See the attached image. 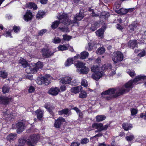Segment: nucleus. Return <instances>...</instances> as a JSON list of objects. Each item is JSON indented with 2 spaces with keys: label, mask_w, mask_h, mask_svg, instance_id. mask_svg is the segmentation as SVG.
<instances>
[{
  "label": "nucleus",
  "mask_w": 146,
  "mask_h": 146,
  "mask_svg": "<svg viewBox=\"0 0 146 146\" xmlns=\"http://www.w3.org/2000/svg\"><path fill=\"white\" fill-rule=\"evenodd\" d=\"M84 17V14L80 11L79 14H76V16L74 17V20L72 21H71L69 19L67 14L64 13L59 15L58 18L60 22L64 25H68L72 24L73 26H78L79 24L77 21L81 20Z\"/></svg>",
  "instance_id": "obj_1"
},
{
  "label": "nucleus",
  "mask_w": 146,
  "mask_h": 146,
  "mask_svg": "<svg viewBox=\"0 0 146 146\" xmlns=\"http://www.w3.org/2000/svg\"><path fill=\"white\" fill-rule=\"evenodd\" d=\"M135 84L132 80H130L127 83L123 86L120 88V89H117L115 94L114 97H117L121 95L124 94L126 92H128L131 88L133 87V86Z\"/></svg>",
  "instance_id": "obj_2"
},
{
  "label": "nucleus",
  "mask_w": 146,
  "mask_h": 146,
  "mask_svg": "<svg viewBox=\"0 0 146 146\" xmlns=\"http://www.w3.org/2000/svg\"><path fill=\"white\" fill-rule=\"evenodd\" d=\"M91 71L94 72L92 77L96 80H98L104 75L102 71L97 66H93L91 67Z\"/></svg>",
  "instance_id": "obj_3"
},
{
  "label": "nucleus",
  "mask_w": 146,
  "mask_h": 146,
  "mask_svg": "<svg viewBox=\"0 0 146 146\" xmlns=\"http://www.w3.org/2000/svg\"><path fill=\"white\" fill-rule=\"evenodd\" d=\"M109 127L110 125L108 124L103 125V124L101 123H94L92 124V126L89 127L88 129L89 131H90L97 129L98 130L99 132H101L103 130H107Z\"/></svg>",
  "instance_id": "obj_4"
},
{
  "label": "nucleus",
  "mask_w": 146,
  "mask_h": 146,
  "mask_svg": "<svg viewBox=\"0 0 146 146\" xmlns=\"http://www.w3.org/2000/svg\"><path fill=\"white\" fill-rule=\"evenodd\" d=\"M119 89H120V88H117L116 89L113 88L109 89L108 90L102 93L101 95L102 96H104L105 95H110L106 97V100H110L113 98L116 97H114L113 96L116 93L117 90Z\"/></svg>",
  "instance_id": "obj_5"
},
{
  "label": "nucleus",
  "mask_w": 146,
  "mask_h": 146,
  "mask_svg": "<svg viewBox=\"0 0 146 146\" xmlns=\"http://www.w3.org/2000/svg\"><path fill=\"white\" fill-rule=\"evenodd\" d=\"M51 80V77L49 75L46 74L43 77L38 78L36 82L38 84L40 85L45 84L47 85L50 82Z\"/></svg>",
  "instance_id": "obj_6"
},
{
  "label": "nucleus",
  "mask_w": 146,
  "mask_h": 146,
  "mask_svg": "<svg viewBox=\"0 0 146 146\" xmlns=\"http://www.w3.org/2000/svg\"><path fill=\"white\" fill-rule=\"evenodd\" d=\"M112 58L114 63H118L123 60V55L120 51H117L113 53Z\"/></svg>",
  "instance_id": "obj_7"
},
{
  "label": "nucleus",
  "mask_w": 146,
  "mask_h": 146,
  "mask_svg": "<svg viewBox=\"0 0 146 146\" xmlns=\"http://www.w3.org/2000/svg\"><path fill=\"white\" fill-rule=\"evenodd\" d=\"M39 138V136L38 135L33 134L31 135L30 138L27 141L28 145L30 146H34V143H36Z\"/></svg>",
  "instance_id": "obj_8"
},
{
  "label": "nucleus",
  "mask_w": 146,
  "mask_h": 146,
  "mask_svg": "<svg viewBox=\"0 0 146 146\" xmlns=\"http://www.w3.org/2000/svg\"><path fill=\"white\" fill-rule=\"evenodd\" d=\"M56 51V49H54L53 52L50 51L48 48L44 49L42 50L43 56L45 58H48L52 55L54 52Z\"/></svg>",
  "instance_id": "obj_9"
},
{
  "label": "nucleus",
  "mask_w": 146,
  "mask_h": 146,
  "mask_svg": "<svg viewBox=\"0 0 146 146\" xmlns=\"http://www.w3.org/2000/svg\"><path fill=\"white\" fill-rule=\"evenodd\" d=\"M102 69L103 70H106L107 69L109 70V72H112L111 74L113 75L115 73V70H116V68L115 67H113L110 65L109 64H106L102 66Z\"/></svg>",
  "instance_id": "obj_10"
},
{
  "label": "nucleus",
  "mask_w": 146,
  "mask_h": 146,
  "mask_svg": "<svg viewBox=\"0 0 146 146\" xmlns=\"http://www.w3.org/2000/svg\"><path fill=\"white\" fill-rule=\"evenodd\" d=\"M146 78V77L143 75H139L136 77L133 80L134 84H138L141 83V81H142Z\"/></svg>",
  "instance_id": "obj_11"
},
{
  "label": "nucleus",
  "mask_w": 146,
  "mask_h": 146,
  "mask_svg": "<svg viewBox=\"0 0 146 146\" xmlns=\"http://www.w3.org/2000/svg\"><path fill=\"white\" fill-rule=\"evenodd\" d=\"M60 90L57 87H53L50 88L48 92V94L52 96H56L59 93Z\"/></svg>",
  "instance_id": "obj_12"
},
{
  "label": "nucleus",
  "mask_w": 146,
  "mask_h": 146,
  "mask_svg": "<svg viewBox=\"0 0 146 146\" xmlns=\"http://www.w3.org/2000/svg\"><path fill=\"white\" fill-rule=\"evenodd\" d=\"M13 99L11 97H0V103L6 104L12 102Z\"/></svg>",
  "instance_id": "obj_13"
},
{
  "label": "nucleus",
  "mask_w": 146,
  "mask_h": 146,
  "mask_svg": "<svg viewBox=\"0 0 146 146\" xmlns=\"http://www.w3.org/2000/svg\"><path fill=\"white\" fill-rule=\"evenodd\" d=\"M25 70L26 72L28 73H34L36 72V70L35 69V67L32 66L31 64L30 65H28Z\"/></svg>",
  "instance_id": "obj_14"
},
{
  "label": "nucleus",
  "mask_w": 146,
  "mask_h": 146,
  "mask_svg": "<svg viewBox=\"0 0 146 146\" xmlns=\"http://www.w3.org/2000/svg\"><path fill=\"white\" fill-rule=\"evenodd\" d=\"M31 65L32 66L35 67V69L36 70V72L39 69H41L43 66V63L40 61H38L36 63H31Z\"/></svg>",
  "instance_id": "obj_15"
},
{
  "label": "nucleus",
  "mask_w": 146,
  "mask_h": 146,
  "mask_svg": "<svg viewBox=\"0 0 146 146\" xmlns=\"http://www.w3.org/2000/svg\"><path fill=\"white\" fill-rule=\"evenodd\" d=\"M65 121L64 119L62 117H59L58 119L55 121L54 123V126L56 128H59L62 123V122Z\"/></svg>",
  "instance_id": "obj_16"
},
{
  "label": "nucleus",
  "mask_w": 146,
  "mask_h": 146,
  "mask_svg": "<svg viewBox=\"0 0 146 146\" xmlns=\"http://www.w3.org/2000/svg\"><path fill=\"white\" fill-rule=\"evenodd\" d=\"M23 123L21 122H19L16 124V129L17 132H20L22 131L24 128Z\"/></svg>",
  "instance_id": "obj_17"
},
{
  "label": "nucleus",
  "mask_w": 146,
  "mask_h": 146,
  "mask_svg": "<svg viewBox=\"0 0 146 146\" xmlns=\"http://www.w3.org/2000/svg\"><path fill=\"white\" fill-rule=\"evenodd\" d=\"M82 88L81 86H78L73 87L71 88V92L75 94L79 92L82 90Z\"/></svg>",
  "instance_id": "obj_18"
},
{
  "label": "nucleus",
  "mask_w": 146,
  "mask_h": 146,
  "mask_svg": "<svg viewBox=\"0 0 146 146\" xmlns=\"http://www.w3.org/2000/svg\"><path fill=\"white\" fill-rule=\"evenodd\" d=\"M45 108L51 114L52 113V111L54 108V107L49 103L45 104L44 106Z\"/></svg>",
  "instance_id": "obj_19"
},
{
  "label": "nucleus",
  "mask_w": 146,
  "mask_h": 146,
  "mask_svg": "<svg viewBox=\"0 0 146 146\" xmlns=\"http://www.w3.org/2000/svg\"><path fill=\"white\" fill-rule=\"evenodd\" d=\"M71 80L70 77L67 76L62 78L60 82L63 84H68L70 83Z\"/></svg>",
  "instance_id": "obj_20"
},
{
  "label": "nucleus",
  "mask_w": 146,
  "mask_h": 146,
  "mask_svg": "<svg viewBox=\"0 0 146 146\" xmlns=\"http://www.w3.org/2000/svg\"><path fill=\"white\" fill-rule=\"evenodd\" d=\"M89 70V68L86 66L81 69L77 70V71L80 74H86Z\"/></svg>",
  "instance_id": "obj_21"
},
{
  "label": "nucleus",
  "mask_w": 146,
  "mask_h": 146,
  "mask_svg": "<svg viewBox=\"0 0 146 146\" xmlns=\"http://www.w3.org/2000/svg\"><path fill=\"white\" fill-rule=\"evenodd\" d=\"M33 16L31 12L30 11H27L26 14L24 16V19L26 21H28L31 20Z\"/></svg>",
  "instance_id": "obj_22"
},
{
  "label": "nucleus",
  "mask_w": 146,
  "mask_h": 146,
  "mask_svg": "<svg viewBox=\"0 0 146 146\" xmlns=\"http://www.w3.org/2000/svg\"><path fill=\"white\" fill-rule=\"evenodd\" d=\"M95 43L92 41L90 40L88 42V45L86 46V49L88 50H91L93 48Z\"/></svg>",
  "instance_id": "obj_23"
},
{
  "label": "nucleus",
  "mask_w": 146,
  "mask_h": 146,
  "mask_svg": "<svg viewBox=\"0 0 146 146\" xmlns=\"http://www.w3.org/2000/svg\"><path fill=\"white\" fill-rule=\"evenodd\" d=\"M74 60L72 58H69L67 59L64 63L65 67H68L73 64Z\"/></svg>",
  "instance_id": "obj_24"
},
{
  "label": "nucleus",
  "mask_w": 146,
  "mask_h": 146,
  "mask_svg": "<svg viewBox=\"0 0 146 146\" xmlns=\"http://www.w3.org/2000/svg\"><path fill=\"white\" fill-rule=\"evenodd\" d=\"M17 138V135L16 134L11 133L7 137V139L10 141H13Z\"/></svg>",
  "instance_id": "obj_25"
},
{
  "label": "nucleus",
  "mask_w": 146,
  "mask_h": 146,
  "mask_svg": "<svg viewBox=\"0 0 146 146\" xmlns=\"http://www.w3.org/2000/svg\"><path fill=\"white\" fill-rule=\"evenodd\" d=\"M104 30L102 29H100L96 31V35L101 38L103 37Z\"/></svg>",
  "instance_id": "obj_26"
},
{
  "label": "nucleus",
  "mask_w": 146,
  "mask_h": 146,
  "mask_svg": "<svg viewBox=\"0 0 146 146\" xmlns=\"http://www.w3.org/2000/svg\"><path fill=\"white\" fill-rule=\"evenodd\" d=\"M36 113L37 114L38 119L40 120H41L43 116V111L40 109H38L36 111Z\"/></svg>",
  "instance_id": "obj_27"
},
{
  "label": "nucleus",
  "mask_w": 146,
  "mask_h": 146,
  "mask_svg": "<svg viewBox=\"0 0 146 146\" xmlns=\"http://www.w3.org/2000/svg\"><path fill=\"white\" fill-rule=\"evenodd\" d=\"M99 26V23L97 22H95L92 24V26L90 29L92 31H94L96 30Z\"/></svg>",
  "instance_id": "obj_28"
},
{
  "label": "nucleus",
  "mask_w": 146,
  "mask_h": 146,
  "mask_svg": "<svg viewBox=\"0 0 146 146\" xmlns=\"http://www.w3.org/2000/svg\"><path fill=\"white\" fill-rule=\"evenodd\" d=\"M115 11L119 14L123 15L126 14L128 12V11L127 9L121 8L120 9L115 10Z\"/></svg>",
  "instance_id": "obj_29"
},
{
  "label": "nucleus",
  "mask_w": 146,
  "mask_h": 146,
  "mask_svg": "<svg viewBox=\"0 0 146 146\" xmlns=\"http://www.w3.org/2000/svg\"><path fill=\"white\" fill-rule=\"evenodd\" d=\"M106 118V116L103 115H98L96 117V121L98 122L102 121L105 120Z\"/></svg>",
  "instance_id": "obj_30"
},
{
  "label": "nucleus",
  "mask_w": 146,
  "mask_h": 146,
  "mask_svg": "<svg viewBox=\"0 0 146 146\" xmlns=\"http://www.w3.org/2000/svg\"><path fill=\"white\" fill-rule=\"evenodd\" d=\"M26 6L28 8H33L34 10L37 9V7L36 5L33 3H30L26 4Z\"/></svg>",
  "instance_id": "obj_31"
},
{
  "label": "nucleus",
  "mask_w": 146,
  "mask_h": 146,
  "mask_svg": "<svg viewBox=\"0 0 146 146\" xmlns=\"http://www.w3.org/2000/svg\"><path fill=\"white\" fill-rule=\"evenodd\" d=\"M122 127L125 130L127 131L131 129L132 126L131 124L125 123L123 124Z\"/></svg>",
  "instance_id": "obj_32"
},
{
  "label": "nucleus",
  "mask_w": 146,
  "mask_h": 146,
  "mask_svg": "<svg viewBox=\"0 0 146 146\" xmlns=\"http://www.w3.org/2000/svg\"><path fill=\"white\" fill-rule=\"evenodd\" d=\"M19 63L21 64L24 68H26L29 64L26 60L23 58H21Z\"/></svg>",
  "instance_id": "obj_33"
},
{
  "label": "nucleus",
  "mask_w": 146,
  "mask_h": 146,
  "mask_svg": "<svg viewBox=\"0 0 146 146\" xmlns=\"http://www.w3.org/2000/svg\"><path fill=\"white\" fill-rule=\"evenodd\" d=\"M69 47V45L67 44L60 45L58 47V48L59 50H65L68 49Z\"/></svg>",
  "instance_id": "obj_34"
},
{
  "label": "nucleus",
  "mask_w": 146,
  "mask_h": 146,
  "mask_svg": "<svg viewBox=\"0 0 146 146\" xmlns=\"http://www.w3.org/2000/svg\"><path fill=\"white\" fill-rule=\"evenodd\" d=\"M26 142V140L23 138H20L18 141V146H23Z\"/></svg>",
  "instance_id": "obj_35"
},
{
  "label": "nucleus",
  "mask_w": 146,
  "mask_h": 146,
  "mask_svg": "<svg viewBox=\"0 0 146 146\" xmlns=\"http://www.w3.org/2000/svg\"><path fill=\"white\" fill-rule=\"evenodd\" d=\"M137 42L136 40H130L129 42V45L133 49L137 46Z\"/></svg>",
  "instance_id": "obj_36"
},
{
  "label": "nucleus",
  "mask_w": 146,
  "mask_h": 146,
  "mask_svg": "<svg viewBox=\"0 0 146 146\" xmlns=\"http://www.w3.org/2000/svg\"><path fill=\"white\" fill-rule=\"evenodd\" d=\"M80 54V59H85L88 57L89 53L86 51H84L81 53Z\"/></svg>",
  "instance_id": "obj_37"
},
{
  "label": "nucleus",
  "mask_w": 146,
  "mask_h": 146,
  "mask_svg": "<svg viewBox=\"0 0 146 146\" xmlns=\"http://www.w3.org/2000/svg\"><path fill=\"white\" fill-rule=\"evenodd\" d=\"M75 66L76 68H81L84 67L85 64L82 62H78L75 64Z\"/></svg>",
  "instance_id": "obj_38"
},
{
  "label": "nucleus",
  "mask_w": 146,
  "mask_h": 146,
  "mask_svg": "<svg viewBox=\"0 0 146 146\" xmlns=\"http://www.w3.org/2000/svg\"><path fill=\"white\" fill-rule=\"evenodd\" d=\"M58 29L60 31L64 33H68L69 31L67 27H59L58 28Z\"/></svg>",
  "instance_id": "obj_39"
},
{
  "label": "nucleus",
  "mask_w": 146,
  "mask_h": 146,
  "mask_svg": "<svg viewBox=\"0 0 146 146\" xmlns=\"http://www.w3.org/2000/svg\"><path fill=\"white\" fill-rule=\"evenodd\" d=\"M45 14V13L42 11L40 10L39 11L36 15V18L38 19H39L40 18L43 17L44 15Z\"/></svg>",
  "instance_id": "obj_40"
},
{
  "label": "nucleus",
  "mask_w": 146,
  "mask_h": 146,
  "mask_svg": "<svg viewBox=\"0 0 146 146\" xmlns=\"http://www.w3.org/2000/svg\"><path fill=\"white\" fill-rule=\"evenodd\" d=\"M60 22L58 21H55L52 23L51 27L52 29H54L57 28L60 24Z\"/></svg>",
  "instance_id": "obj_41"
},
{
  "label": "nucleus",
  "mask_w": 146,
  "mask_h": 146,
  "mask_svg": "<svg viewBox=\"0 0 146 146\" xmlns=\"http://www.w3.org/2000/svg\"><path fill=\"white\" fill-rule=\"evenodd\" d=\"M87 94L86 92L83 90L79 94V97L82 98H85L87 97Z\"/></svg>",
  "instance_id": "obj_42"
},
{
  "label": "nucleus",
  "mask_w": 146,
  "mask_h": 146,
  "mask_svg": "<svg viewBox=\"0 0 146 146\" xmlns=\"http://www.w3.org/2000/svg\"><path fill=\"white\" fill-rule=\"evenodd\" d=\"M68 112V109H65L61 110L59 111L58 113L59 115H62L63 114H67Z\"/></svg>",
  "instance_id": "obj_43"
},
{
  "label": "nucleus",
  "mask_w": 146,
  "mask_h": 146,
  "mask_svg": "<svg viewBox=\"0 0 146 146\" xmlns=\"http://www.w3.org/2000/svg\"><path fill=\"white\" fill-rule=\"evenodd\" d=\"M105 49L103 47L99 48L96 51V53L97 54H102L105 52Z\"/></svg>",
  "instance_id": "obj_44"
},
{
  "label": "nucleus",
  "mask_w": 146,
  "mask_h": 146,
  "mask_svg": "<svg viewBox=\"0 0 146 146\" xmlns=\"http://www.w3.org/2000/svg\"><path fill=\"white\" fill-rule=\"evenodd\" d=\"M61 39L58 37H55L52 39V42L55 44H58L60 42Z\"/></svg>",
  "instance_id": "obj_45"
},
{
  "label": "nucleus",
  "mask_w": 146,
  "mask_h": 146,
  "mask_svg": "<svg viewBox=\"0 0 146 146\" xmlns=\"http://www.w3.org/2000/svg\"><path fill=\"white\" fill-rule=\"evenodd\" d=\"M9 88L7 85H5L2 88V91L4 93H7L9 92Z\"/></svg>",
  "instance_id": "obj_46"
},
{
  "label": "nucleus",
  "mask_w": 146,
  "mask_h": 146,
  "mask_svg": "<svg viewBox=\"0 0 146 146\" xmlns=\"http://www.w3.org/2000/svg\"><path fill=\"white\" fill-rule=\"evenodd\" d=\"M0 76L3 78H6L8 76V74L5 71H1L0 72Z\"/></svg>",
  "instance_id": "obj_47"
},
{
  "label": "nucleus",
  "mask_w": 146,
  "mask_h": 146,
  "mask_svg": "<svg viewBox=\"0 0 146 146\" xmlns=\"http://www.w3.org/2000/svg\"><path fill=\"white\" fill-rule=\"evenodd\" d=\"M13 30L16 33H19L21 30V28L19 26H14L13 27Z\"/></svg>",
  "instance_id": "obj_48"
},
{
  "label": "nucleus",
  "mask_w": 146,
  "mask_h": 146,
  "mask_svg": "<svg viewBox=\"0 0 146 146\" xmlns=\"http://www.w3.org/2000/svg\"><path fill=\"white\" fill-rule=\"evenodd\" d=\"M127 72L130 76L132 77H134L135 75V72L133 70H128L127 71Z\"/></svg>",
  "instance_id": "obj_49"
},
{
  "label": "nucleus",
  "mask_w": 146,
  "mask_h": 146,
  "mask_svg": "<svg viewBox=\"0 0 146 146\" xmlns=\"http://www.w3.org/2000/svg\"><path fill=\"white\" fill-rule=\"evenodd\" d=\"M4 115L6 117L9 118V119L14 117V116L11 114H10V113L8 112H7V113H5Z\"/></svg>",
  "instance_id": "obj_50"
},
{
  "label": "nucleus",
  "mask_w": 146,
  "mask_h": 146,
  "mask_svg": "<svg viewBox=\"0 0 146 146\" xmlns=\"http://www.w3.org/2000/svg\"><path fill=\"white\" fill-rule=\"evenodd\" d=\"M81 84L82 86L84 87H86L88 86V82L86 80L82 79L81 82Z\"/></svg>",
  "instance_id": "obj_51"
},
{
  "label": "nucleus",
  "mask_w": 146,
  "mask_h": 146,
  "mask_svg": "<svg viewBox=\"0 0 146 146\" xmlns=\"http://www.w3.org/2000/svg\"><path fill=\"white\" fill-rule=\"evenodd\" d=\"M6 37H12L11 33V31H7L5 33L3 34Z\"/></svg>",
  "instance_id": "obj_52"
},
{
  "label": "nucleus",
  "mask_w": 146,
  "mask_h": 146,
  "mask_svg": "<svg viewBox=\"0 0 146 146\" xmlns=\"http://www.w3.org/2000/svg\"><path fill=\"white\" fill-rule=\"evenodd\" d=\"M125 138L127 141H129L132 140L134 138V137L133 135L131 134L129 136L126 137Z\"/></svg>",
  "instance_id": "obj_53"
},
{
  "label": "nucleus",
  "mask_w": 146,
  "mask_h": 146,
  "mask_svg": "<svg viewBox=\"0 0 146 146\" xmlns=\"http://www.w3.org/2000/svg\"><path fill=\"white\" fill-rule=\"evenodd\" d=\"M131 115H136L137 113V110L136 109L132 108L131 109Z\"/></svg>",
  "instance_id": "obj_54"
},
{
  "label": "nucleus",
  "mask_w": 146,
  "mask_h": 146,
  "mask_svg": "<svg viewBox=\"0 0 146 146\" xmlns=\"http://www.w3.org/2000/svg\"><path fill=\"white\" fill-rule=\"evenodd\" d=\"M63 37L64 40H65L68 41L71 38V36H68L66 35H63Z\"/></svg>",
  "instance_id": "obj_55"
},
{
  "label": "nucleus",
  "mask_w": 146,
  "mask_h": 146,
  "mask_svg": "<svg viewBox=\"0 0 146 146\" xmlns=\"http://www.w3.org/2000/svg\"><path fill=\"white\" fill-rule=\"evenodd\" d=\"M89 141V140L87 138H85L83 139L82 140L81 142V143L82 144H84L88 142Z\"/></svg>",
  "instance_id": "obj_56"
},
{
  "label": "nucleus",
  "mask_w": 146,
  "mask_h": 146,
  "mask_svg": "<svg viewBox=\"0 0 146 146\" xmlns=\"http://www.w3.org/2000/svg\"><path fill=\"white\" fill-rule=\"evenodd\" d=\"M35 88L34 86H30L28 89V92H29L31 93L34 92Z\"/></svg>",
  "instance_id": "obj_57"
},
{
  "label": "nucleus",
  "mask_w": 146,
  "mask_h": 146,
  "mask_svg": "<svg viewBox=\"0 0 146 146\" xmlns=\"http://www.w3.org/2000/svg\"><path fill=\"white\" fill-rule=\"evenodd\" d=\"M47 31V30L46 29H43L40 31L38 33V35L39 36H42Z\"/></svg>",
  "instance_id": "obj_58"
},
{
  "label": "nucleus",
  "mask_w": 146,
  "mask_h": 146,
  "mask_svg": "<svg viewBox=\"0 0 146 146\" xmlns=\"http://www.w3.org/2000/svg\"><path fill=\"white\" fill-rule=\"evenodd\" d=\"M129 28L130 29V32H132L134 31V29L135 28V27L133 25H129Z\"/></svg>",
  "instance_id": "obj_59"
},
{
  "label": "nucleus",
  "mask_w": 146,
  "mask_h": 146,
  "mask_svg": "<svg viewBox=\"0 0 146 146\" xmlns=\"http://www.w3.org/2000/svg\"><path fill=\"white\" fill-rule=\"evenodd\" d=\"M145 51H143L138 54V56L140 57H143L145 56Z\"/></svg>",
  "instance_id": "obj_60"
},
{
  "label": "nucleus",
  "mask_w": 146,
  "mask_h": 146,
  "mask_svg": "<svg viewBox=\"0 0 146 146\" xmlns=\"http://www.w3.org/2000/svg\"><path fill=\"white\" fill-rule=\"evenodd\" d=\"M26 77L27 78L31 80H32L33 79V76L32 75L27 74L26 75Z\"/></svg>",
  "instance_id": "obj_61"
},
{
  "label": "nucleus",
  "mask_w": 146,
  "mask_h": 146,
  "mask_svg": "<svg viewBox=\"0 0 146 146\" xmlns=\"http://www.w3.org/2000/svg\"><path fill=\"white\" fill-rule=\"evenodd\" d=\"M116 27L117 29L119 30H121L123 29L121 25L119 24H117L116 25Z\"/></svg>",
  "instance_id": "obj_62"
},
{
  "label": "nucleus",
  "mask_w": 146,
  "mask_h": 146,
  "mask_svg": "<svg viewBox=\"0 0 146 146\" xmlns=\"http://www.w3.org/2000/svg\"><path fill=\"white\" fill-rule=\"evenodd\" d=\"M80 145V144L79 143L73 142L71 144L70 146H79Z\"/></svg>",
  "instance_id": "obj_63"
},
{
  "label": "nucleus",
  "mask_w": 146,
  "mask_h": 146,
  "mask_svg": "<svg viewBox=\"0 0 146 146\" xmlns=\"http://www.w3.org/2000/svg\"><path fill=\"white\" fill-rule=\"evenodd\" d=\"M80 56L79 54H76V56H74V58H73V59L74 60H76L77 59L80 58Z\"/></svg>",
  "instance_id": "obj_64"
}]
</instances>
